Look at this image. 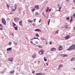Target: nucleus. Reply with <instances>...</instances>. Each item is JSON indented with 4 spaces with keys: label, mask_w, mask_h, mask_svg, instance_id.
I'll return each instance as SVG.
<instances>
[{
    "label": "nucleus",
    "mask_w": 75,
    "mask_h": 75,
    "mask_svg": "<svg viewBox=\"0 0 75 75\" xmlns=\"http://www.w3.org/2000/svg\"><path fill=\"white\" fill-rule=\"evenodd\" d=\"M43 15H44V16L45 17V15H44V14Z\"/></svg>",
    "instance_id": "69168bd1"
},
{
    "label": "nucleus",
    "mask_w": 75,
    "mask_h": 75,
    "mask_svg": "<svg viewBox=\"0 0 75 75\" xmlns=\"http://www.w3.org/2000/svg\"><path fill=\"white\" fill-rule=\"evenodd\" d=\"M32 58H35V54H33L32 55Z\"/></svg>",
    "instance_id": "f3484780"
},
{
    "label": "nucleus",
    "mask_w": 75,
    "mask_h": 75,
    "mask_svg": "<svg viewBox=\"0 0 75 75\" xmlns=\"http://www.w3.org/2000/svg\"><path fill=\"white\" fill-rule=\"evenodd\" d=\"M14 33H12V35L13 36V37H14Z\"/></svg>",
    "instance_id": "79ce46f5"
},
{
    "label": "nucleus",
    "mask_w": 75,
    "mask_h": 75,
    "mask_svg": "<svg viewBox=\"0 0 75 75\" xmlns=\"http://www.w3.org/2000/svg\"><path fill=\"white\" fill-rule=\"evenodd\" d=\"M11 47H10L9 48H8L7 49V50L8 51H11Z\"/></svg>",
    "instance_id": "2eb2a0df"
},
{
    "label": "nucleus",
    "mask_w": 75,
    "mask_h": 75,
    "mask_svg": "<svg viewBox=\"0 0 75 75\" xmlns=\"http://www.w3.org/2000/svg\"><path fill=\"white\" fill-rule=\"evenodd\" d=\"M10 18H7V20L8 21H10Z\"/></svg>",
    "instance_id": "e433bc0d"
},
{
    "label": "nucleus",
    "mask_w": 75,
    "mask_h": 75,
    "mask_svg": "<svg viewBox=\"0 0 75 75\" xmlns=\"http://www.w3.org/2000/svg\"><path fill=\"white\" fill-rule=\"evenodd\" d=\"M36 20V19L35 18L33 19V21L34 22L35 21V20Z\"/></svg>",
    "instance_id": "c03bdc74"
},
{
    "label": "nucleus",
    "mask_w": 75,
    "mask_h": 75,
    "mask_svg": "<svg viewBox=\"0 0 75 75\" xmlns=\"http://www.w3.org/2000/svg\"><path fill=\"white\" fill-rule=\"evenodd\" d=\"M73 16L74 18H75V13H74V14L73 15Z\"/></svg>",
    "instance_id": "2f4dec72"
},
{
    "label": "nucleus",
    "mask_w": 75,
    "mask_h": 75,
    "mask_svg": "<svg viewBox=\"0 0 75 75\" xmlns=\"http://www.w3.org/2000/svg\"><path fill=\"white\" fill-rule=\"evenodd\" d=\"M73 69L75 70V68H73Z\"/></svg>",
    "instance_id": "e2e57ef3"
},
{
    "label": "nucleus",
    "mask_w": 75,
    "mask_h": 75,
    "mask_svg": "<svg viewBox=\"0 0 75 75\" xmlns=\"http://www.w3.org/2000/svg\"><path fill=\"white\" fill-rule=\"evenodd\" d=\"M13 27L14 28L15 30H18V27H17V26L16 24H15L14 22L13 23Z\"/></svg>",
    "instance_id": "7ed1b4c3"
},
{
    "label": "nucleus",
    "mask_w": 75,
    "mask_h": 75,
    "mask_svg": "<svg viewBox=\"0 0 75 75\" xmlns=\"http://www.w3.org/2000/svg\"><path fill=\"white\" fill-rule=\"evenodd\" d=\"M19 25L21 26V27H22L23 25H22V21H20L19 22Z\"/></svg>",
    "instance_id": "4468645a"
},
{
    "label": "nucleus",
    "mask_w": 75,
    "mask_h": 75,
    "mask_svg": "<svg viewBox=\"0 0 75 75\" xmlns=\"http://www.w3.org/2000/svg\"><path fill=\"white\" fill-rule=\"evenodd\" d=\"M15 10H16V9H13L11 10V11H15Z\"/></svg>",
    "instance_id": "a19ab883"
},
{
    "label": "nucleus",
    "mask_w": 75,
    "mask_h": 75,
    "mask_svg": "<svg viewBox=\"0 0 75 75\" xmlns=\"http://www.w3.org/2000/svg\"><path fill=\"white\" fill-rule=\"evenodd\" d=\"M73 2L74 3H75V0H73Z\"/></svg>",
    "instance_id": "8fccbe9b"
},
{
    "label": "nucleus",
    "mask_w": 75,
    "mask_h": 75,
    "mask_svg": "<svg viewBox=\"0 0 75 75\" xmlns=\"http://www.w3.org/2000/svg\"><path fill=\"white\" fill-rule=\"evenodd\" d=\"M18 20H20V18H18Z\"/></svg>",
    "instance_id": "4d7b16f0"
},
{
    "label": "nucleus",
    "mask_w": 75,
    "mask_h": 75,
    "mask_svg": "<svg viewBox=\"0 0 75 75\" xmlns=\"http://www.w3.org/2000/svg\"><path fill=\"white\" fill-rule=\"evenodd\" d=\"M56 48H55L54 47H53L51 49L50 51H56Z\"/></svg>",
    "instance_id": "423d86ee"
},
{
    "label": "nucleus",
    "mask_w": 75,
    "mask_h": 75,
    "mask_svg": "<svg viewBox=\"0 0 75 75\" xmlns=\"http://www.w3.org/2000/svg\"><path fill=\"white\" fill-rule=\"evenodd\" d=\"M35 43L37 44H38V42L35 41Z\"/></svg>",
    "instance_id": "58836bf2"
},
{
    "label": "nucleus",
    "mask_w": 75,
    "mask_h": 75,
    "mask_svg": "<svg viewBox=\"0 0 75 75\" xmlns=\"http://www.w3.org/2000/svg\"><path fill=\"white\" fill-rule=\"evenodd\" d=\"M14 7L15 8V9H16V8H17V5H16V4L15 5H14Z\"/></svg>",
    "instance_id": "c85d7f7f"
},
{
    "label": "nucleus",
    "mask_w": 75,
    "mask_h": 75,
    "mask_svg": "<svg viewBox=\"0 0 75 75\" xmlns=\"http://www.w3.org/2000/svg\"><path fill=\"white\" fill-rule=\"evenodd\" d=\"M41 19L39 21V23H41Z\"/></svg>",
    "instance_id": "37998d69"
},
{
    "label": "nucleus",
    "mask_w": 75,
    "mask_h": 75,
    "mask_svg": "<svg viewBox=\"0 0 75 75\" xmlns=\"http://www.w3.org/2000/svg\"><path fill=\"white\" fill-rule=\"evenodd\" d=\"M22 8H21V7H19V8H18V10L19 11L21 10H22Z\"/></svg>",
    "instance_id": "5701e85b"
},
{
    "label": "nucleus",
    "mask_w": 75,
    "mask_h": 75,
    "mask_svg": "<svg viewBox=\"0 0 75 75\" xmlns=\"http://www.w3.org/2000/svg\"><path fill=\"white\" fill-rule=\"evenodd\" d=\"M2 23L4 25H6V21L5 20L4 18H2Z\"/></svg>",
    "instance_id": "f03ea898"
},
{
    "label": "nucleus",
    "mask_w": 75,
    "mask_h": 75,
    "mask_svg": "<svg viewBox=\"0 0 75 75\" xmlns=\"http://www.w3.org/2000/svg\"><path fill=\"white\" fill-rule=\"evenodd\" d=\"M59 32V30L56 31V32L54 33L55 34H58V32Z\"/></svg>",
    "instance_id": "aec40b11"
},
{
    "label": "nucleus",
    "mask_w": 75,
    "mask_h": 75,
    "mask_svg": "<svg viewBox=\"0 0 75 75\" xmlns=\"http://www.w3.org/2000/svg\"><path fill=\"white\" fill-rule=\"evenodd\" d=\"M6 6H7L8 8H9V6H8V5H6Z\"/></svg>",
    "instance_id": "3c124183"
},
{
    "label": "nucleus",
    "mask_w": 75,
    "mask_h": 75,
    "mask_svg": "<svg viewBox=\"0 0 75 75\" xmlns=\"http://www.w3.org/2000/svg\"><path fill=\"white\" fill-rule=\"evenodd\" d=\"M61 56H62V57H68V55L67 54H62L61 55Z\"/></svg>",
    "instance_id": "f8f14e48"
},
{
    "label": "nucleus",
    "mask_w": 75,
    "mask_h": 75,
    "mask_svg": "<svg viewBox=\"0 0 75 75\" xmlns=\"http://www.w3.org/2000/svg\"><path fill=\"white\" fill-rule=\"evenodd\" d=\"M13 57H11V58H10L9 59H8V60L9 61H13Z\"/></svg>",
    "instance_id": "6e6552de"
},
{
    "label": "nucleus",
    "mask_w": 75,
    "mask_h": 75,
    "mask_svg": "<svg viewBox=\"0 0 75 75\" xmlns=\"http://www.w3.org/2000/svg\"><path fill=\"white\" fill-rule=\"evenodd\" d=\"M34 7L35 8H36V9H39V6L38 5L35 6Z\"/></svg>",
    "instance_id": "ddd939ff"
},
{
    "label": "nucleus",
    "mask_w": 75,
    "mask_h": 75,
    "mask_svg": "<svg viewBox=\"0 0 75 75\" xmlns=\"http://www.w3.org/2000/svg\"><path fill=\"white\" fill-rule=\"evenodd\" d=\"M44 40H47V39H43Z\"/></svg>",
    "instance_id": "680f3d73"
},
{
    "label": "nucleus",
    "mask_w": 75,
    "mask_h": 75,
    "mask_svg": "<svg viewBox=\"0 0 75 75\" xmlns=\"http://www.w3.org/2000/svg\"><path fill=\"white\" fill-rule=\"evenodd\" d=\"M35 35L37 37H39V35H38V33H36Z\"/></svg>",
    "instance_id": "6ab92c4d"
},
{
    "label": "nucleus",
    "mask_w": 75,
    "mask_h": 75,
    "mask_svg": "<svg viewBox=\"0 0 75 75\" xmlns=\"http://www.w3.org/2000/svg\"><path fill=\"white\" fill-rule=\"evenodd\" d=\"M33 25H34V26H35V23H33Z\"/></svg>",
    "instance_id": "49530a36"
},
{
    "label": "nucleus",
    "mask_w": 75,
    "mask_h": 75,
    "mask_svg": "<svg viewBox=\"0 0 75 75\" xmlns=\"http://www.w3.org/2000/svg\"><path fill=\"white\" fill-rule=\"evenodd\" d=\"M74 59H75V57H73L71 59L70 61H74Z\"/></svg>",
    "instance_id": "a211bd4d"
},
{
    "label": "nucleus",
    "mask_w": 75,
    "mask_h": 75,
    "mask_svg": "<svg viewBox=\"0 0 75 75\" xmlns=\"http://www.w3.org/2000/svg\"><path fill=\"white\" fill-rule=\"evenodd\" d=\"M28 22H29V23H33V21L28 20Z\"/></svg>",
    "instance_id": "bb28decb"
},
{
    "label": "nucleus",
    "mask_w": 75,
    "mask_h": 75,
    "mask_svg": "<svg viewBox=\"0 0 75 75\" xmlns=\"http://www.w3.org/2000/svg\"><path fill=\"white\" fill-rule=\"evenodd\" d=\"M67 1V2H69V0H66Z\"/></svg>",
    "instance_id": "864d4df0"
},
{
    "label": "nucleus",
    "mask_w": 75,
    "mask_h": 75,
    "mask_svg": "<svg viewBox=\"0 0 75 75\" xmlns=\"http://www.w3.org/2000/svg\"><path fill=\"white\" fill-rule=\"evenodd\" d=\"M34 38H33V39H30V41H32V40H34Z\"/></svg>",
    "instance_id": "603ef678"
},
{
    "label": "nucleus",
    "mask_w": 75,
    "mask_h": 75,
    "mask_svg": "<svg viewBox=\"0 0 75 75\" xmlns=\"http://www.w3.org/2000/svg\"><path fill=\"white\" fill-rule=\"evenodd\" d=\"M66 20H68V21H69V17H67L66 18Z\"/></svg>",
    "instance_id": "c756f323"
},
{
    "label": "nucleus",
    "mask_w": 75,
    "mask_h": 75,
    "mask_svg": "<svg viewBox=\"0 0 75 75\" xmlns=\"http://www.w3.org/2000/svg\"><path fill=\"white\" fill-rule=\"evenodd\" d=\"M50 20H51L50 19H49L48 20V25H49V24H50Z\"/></svg>",
    "instance_id": "393cba45"
},
{
    "label": "nucleus",
    "mask_w": 75,
    "mask_h": 75,
    "mask_svg": "<svg viewBox=\"0 0 75 75\" xmlns=\"http://www.w3.org/2000/svg\"><path fill=\"white\" fill-rule=\"evenodd\" d=\"M40 61H38V63H40Z\"/></svg>",
    "instance_id": "5fc2aeb1"
},
{
    "label": "nucleus",
    "mask_w": 75,
    "mask_h": 75,
    "mask_svg": "<svg viewBox=\"0 0 75 75\" xmlns=\"http://www.w3.org/2000/svg\"><path fill=\"white\" fill-rule=\"evenodd\" d=\"M33 39H38V40H39V39H38V38H34Z\"/></svg>",
    "instance_id": "72a5a7b5"
},
{
    "label": "nucleus",
    "mask_w": 75,
    "mask_h": 75,
    "mask_svg": "<svg viewBox=\"0 0 75 75\" xmlns=\"http://www.w3.org/2000/svg\"><path fill=\"white\" fill-rule=\"evenodd\" d=\"M38 14H39L38 13V12H36L35 13V16H37V15H38Z\"/></svg>",
    "instance_id": "412c9836"
},
{
    "label": "nucleus",
    "mask_w": 75,
    "mask_h": 75,
    "mask_svg": "<svg viewBox=\"0 0 75 75\" xmlns=\"http://www.w3.org/2000/svg\"><path fill=\"white\" fill-rule=\"evenodd\" d=\"M35 31H38V32H40V33H41V30L39 29H36L35 30Z\"/></svg>",
    "instance_id": "9d476101"
},
{
    "label": "nucleus",
    "mask_w": 75,
    "mask_h": 75,
    "mask_svg": "<svg viewBox=\"0 0 75 75\" xmlns=\"http://www.w3.org/2000/svg\"><path fill=\"white\" fill-rule=\"evenodd\" d=\"M0 26H1V27H2V24H0Z\"/></svg>",
    "instance_id": "6e6d98bb"
},
{
    "label": "nucleus",
    "mask_w": 75,
    "mask_h": 75,
    "mask_svg": "<svg viewBox=\"0 0 75 75\" xmlns=\"http://www.w3.org/2000/svg\"><path fill=\"white\" fill-rule=\"evenodd\" d=\"M38 47H39L40 48H41V46H39Z\"/></svg>",
    "instance_id": "052dcab7"
},
{
    "label": "nucleus",
    "mask_w": 75,
    "mask_h": 75,
    "mask_svg": "<svg viewBox=\"0 0 75 75\" xmlns=\"http://www.w3.org/2000/svg\"><path fill=\"white\" fill-rule=\"evenodd\" d=\"M42 15H44V13H42Z\"/></svg>",
    "instance_id": "0e129e2a"
},
{
    "label": "nucleus",
    "mask_w": 75,
    "mask_h": 75,
    "mask_svg": "<svg viewBox=\"0 0 75 75\" xmlns=\"http://www.w3.org/2000/svg\"><path fill=\"white\" fill-rule=\"evenodd\" d=\"M10 14H13L14 13H13L11 12L10 13Z\"/></svg>",
    "instance_id": "a18cd8bd"
},
{
    "label": "nucleus",
    "mask_w": 75,
    "mask_h": 75,
    "mask_svg": "<svg viewBox=\"0 0 75 75\" xmlns=\"http://www.w3.org/2000/svg\"><path fill=\"white\" fill-rule=\"evenodd\" d=\"M43 51H44V50H41L40 51H39V53L40 54V55H43V54H44Z\"/></svg>",
    "instance_id": "39448f33"
},
{
    "label": "nucleus",
    "mask_w": 75,
    "mask_h": 75,
    "mask_svg": "<svg viewBox=\"0 0 75 75\" xmlns=\"http://www.w3.org/2000/svg\"><path fill=\"white\" fill-rule=\"evenodd\" d=\"M49 43L50 45H51V44H52V42H50Z\"/></svg>",
    "instance_id": "ea45409f"
},
{
    "label": "nucleus",
    "mask_w": 75,
    "mask_h": 75,
    "mask_svg": "<svg viewBox=\"0 0 75 75\" xmlns=\"http://www.w3.org/2000/svg\"><path fill=\"white\" fill-rule=\"evenodd\" d=\"M30 42V43H31L32 44H33V42L31 41Z\"/></svg>",
    "instance_id": "13d9d810"
},
{
    "label": "nucleus",
    "mask_w": 75,
    "mask_h": 75,
    "mask_svg": "<svg viewBox=\"0 0 75 75\" xmlns=\"http://www.w3.org/2000/svg\"><path fill=\"white\" fill-rule=\"evenodd\" d=\"M59 8V10H57L58 11H61V7H59V8Z\"/></svg>",
    "instance_id": "b1692460"
},
{
    "label": "nucleus",
    "mask_w": 75,
    "mask_h": 75,
    "mask_svg": "<svg viewBox=\"0 0 75 75\" xmlns=\"http://www.w3.org/2000/svg\"><path fill=\"white\" fill-rule=\"evenodd\" d=\"M46 12H47V8L46 9Z\"/></svg>",
    "instance_id": "bf43d9fd"
},
{
    "label": "nucleus",
    "mask_w": 75,
    "mask_h": 75,
    "mask_svg": "<svg viewBox=\"0 0 75 75\" xmlns=\"http://www.w3.org/2000/svg\"><path fill=\"white\" fill-rule=\"evenodd\" d=\"M0 30H3V28H2V27H1L0 28Z\"/></svg>",
    "instance_id": "4c0bfd02"
},
{
    "label": "nucleus",
    "mask_w": 75,
    "mask_h": 75,
    "mask_svg": "<svg viewBox=\"0 0 75 75\" xmlns=\"http://www.w3.org/2000/svg\"><path fill=\"white\" fill-rule=\"evenodd\" d=\"M65 28H68V25H65Z\"/></svg>",
    "instance_id": "a878e982"
},
{
    "label": "nucleus",
    "mask_w": 75,
    "mask_h": 75,
    "mask_svg": "<svg viewBox=\"0 0 75 75\" xmlns=\"http://www.w3.org/2000/svg\"><path fill=\"white\" fill-rule=\"evenodd\" d=\"M58 70H59V69H60V67H58Z\"/></svg>",
    "instance_id": "de8ad7c7"
},
{
    "label": "nucleus",
    "mask_w": 75,
    "mask_h": 75,
    "mask_svg": "<svg viewBox=\"0 0 75 75\" xmlns=\"http://www.w3.org/2000/svg\"><path fill=\"white\" fill-rule=\"evenodd\" d=\"M14 21L15 22H17V21H18V17L15 18H14Z\"/></svg>",
    "instance_id": "9b49d317"
},
{
    "label": "nucleus",
    "mask_w": 75,
    "mask_h": 75,
    "mask_svg": "<svg viewBox=\"0 0 75 75\" xmlns=\"http://www.w3.org/2000/svg\"><path fill=\"white\" fill-rule=\"evenodd\" d=\"M66 40H68L69 38H70V37H69V35H67L66 37H65Z\"/></svg>",
    "instance_id": "1a4fd4ad"
},
{
    "label": "nucleus",
    "mask_w": 75,
    "mask_h": 75,
    "mask_svg": "<svg viewBox=\"0 0 75 75\" xmlns=\"http://www.w3.org/2000/svg\"><path fill=\"white\" fill-rule=\"evenodd\" d=\"M13 43L15 44V45H17L18 44L17 43H16L15 42H13Z\"/></svg>",
    "instance_id": "f704fd0d"
},
{
    "label": "nucleus",
    "mask_w": 75,
    "mask_h": 75,
    "mask_svg": "<svg viewBox=\"0 0 75 75\" xmlns=\"http://www.w3.org/2000/svg\"><path fill=\"white\" fill-rule=\"evenodd\" d=\"M72 19H71L70 20L71 22H72Z\"/></svg>",
    "instance_id": "09e8293b"
},
{
    "label": "nucleus",
    "mask_w": 75,
    "mask_h": 75,
    "mask_svg": "<svg viewBox=\"0 0 75 75\" xmlns=\"http://www.w3.org/2000/svg\"><path fill=\"white\" fill-rule=\"evenodd\" d=\"M75 50V45H71L69 48L68 49V50L69 51H70V50Z\"/></svg>",
    "instance_id": "f257e3e1"
},
{
    "label": "nucleus",
    "mask_w": 75,
    "mask_h": 75,
    "mask_svg": "<svg viewBox=\"0 0 75 75\" xmlns=\"http://www.w3.org/2000/svg\"><path fill=\"white\" fill-rule=\"evenodd\" d=\"M49 9V7H47V12H48V11L49 12H50V11H51V9Z\"/></svg>",
    "instance_id": "dca6fc26"
},
{
    "label": "nucleus",
    "mask_w": 75,
    "mask_h": 75,
    "mask_svg": "<svg viewBox=\"0 0 75 75\" xmlns=\"http://www.w3.org/2000/svg\"><path fill=\"white\" fill-rule=\"evenodd\" d=\"M58 67H59V68H61V67H62V65H60Z\"/></svg>",
    "instance_id": "7c9ffc66"
},
{
    "label": "nucleus",
    "mask_w": 75,
    "mask_h": 75,
    "mask_svg": "<svg viewBox=\"0 0 75 75\" xmlns=\"http://www.w3.org/2000/svg\"><path fill=\"white\" fill-rule=\"evenodd\" d=\"M44 59L45 61H47V59L46 58H45V57H44Z\"/></svg>",
    "instance_id": "cd10ccee"
},
{
    "label": "nucleus",
    "mask_w": 75,
    "mask_h": 75,
    "mask_svg": "<svg viewBox=\"0 0 75 75\" xmlns=\"http://www.w3.org/2000/svg\"><path fill=\"white\" fill-rule=\"evenodd\" d=\"M58 51H61L63 49V47H62V46L61 45H59L58 47Z\"/></svg>",
    "instance_id": "20e7f679"
},
{
    "label": "nucleus",
    "mask_w": 75,
    "mask_h": 75,
    "mask_svg": "<svg viewBox=\"0 0 75 75\" xmlns=\"http://www.w3.org/2000/svg\"><path fill=\"white\" fill-rule=\"evenodd\" d=\"M13 73H14V70H13V71H11L10 72V74H13Z\"/></svg>",
    "instance_id": "4be33fe9"
},
{
    "label": "nucleus",
    "mask_w": 75,
    "mask_h": 75,
    "mask_svg": "<svg viewBox=\"0 0 75 75\" xmlns=\"http://www.w3.org/2000/svg\"><path fill=\"white\" fill-rule=\"evenodd\" d=\"M8 44L9 45H11V42H9Z\"/></svg>",
    "instance_id": "473e14b6"
},
{
    "label": "nucleus",
    "mask_w": 75,
    "mask_h": 75,
    "mask_svg": "<svg viewBox=\"0 0 75 75\" xmlns=\"http://www.w3.org/2000/svg\"><path fill=\"white\" fill-rule=\"evenodd\" d=\"M31 11H35V9H32V10H31Z\"/></svg>",
    "instance_id": "c9c22d12"
},
{
    "label": "nucleus",
    "mask_w": 75,
    "mask_h": 75,
    "mask_svg": "<svg viewBox=\"0 0 75 75\" xmlns=\"http://www.w3.org/2000/svg\"><path fill=\"white\" fill-rule=\"evenodd\" d=\"M46 65H47V63H46Z\"/></svg>",
    "instance_id": "338daca9"
},
{
    "label": "nucleus",
    "mask_w": 75,
    "mask_h": 75,
    "mask_svg": "<svg viewBox=\"0 0 75 75\" xmlns=\"http://www.w3.org/2000/svg\"><path fill=\"white\" fill-rule=\"evenodd\" d=\"M45 73L42 74V73H38L36 74V75H45Z\"/></svg>",
    "instance_id": "0eeeda50"
},
{
    "label": "nucleus",
    "mask_w": 75,
    "mask_h": 75,
    "mask_svg": "<svg viewBox=\"0 0 75 75\" xmlns=\"http://www.w3.org/2000/svg\"><path fill=\"white\" fill-rule=\"evenodd\" d=\"M47 44V42H46V44Z\"/></svg>",
    "instance_id": "774afa93"
}]
</instances>
